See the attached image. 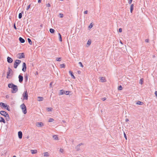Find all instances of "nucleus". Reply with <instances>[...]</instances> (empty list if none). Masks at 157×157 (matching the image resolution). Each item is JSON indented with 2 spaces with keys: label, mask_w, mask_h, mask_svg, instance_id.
<instances>
[{
  "label": "nucleus",
  "mask_w": 157,
  "mask_h": 157,
  "mask_svg": "<svg viewBox=\"0 0 157 157\" xmlns=\"http://www.w3.org/2000/svg\"><path fill=\"white\" fill-rule=\"evenodd\" d=\"M100 78V80L102 82H105L106 81V79L105 78V77H99Z\"/></svg>",
  "instance_id": "nucleus-14"
},
{
  "label": "nucleus",
  "mask_w": 157,
  "mask_h": 157,
  "mask_svg": "<svg viewBox=\"0 0 157 157\" xmlns=\"http://www.w3.org/2000/svg\"><path fill=\"white\" fill-rule=\"evenodd\" d=\"M118 90H121L122 89V86L121 85H120V86H118Z\"/></svg>",
  "instance_id": "nucleus-35"
},
{
  "label": "nucleus",
  "mask_w": 157,
  "mask_h": 157,
  "mask_svg": "<svg viewBox=\"0 0 157 157\" xmlns=\"http://www.w3.org/2000/svg\"><path fill=\"white\" fill-rule=\"evenodd\" d=\"M46 6L47 7H49L51 6L50 5L49 3L46 4Z\"/></svg>",
  "instance_id": "nucleus-47"
},
{
  "label": "nucleus",
  "mask_w": 157,
  "mask_h": 157,
  "mask_svg": "<svg viewBox=\"0 0 157 157\" xmlns=\"http://www.w3.org/2000/svg\"><path fill=\"white\" fill-rule=\"evenodd\" d=\"M80 71H78V73L79 74H80Z\"/></svg>",
  "instance_id": "nucleus-60"
},
{
  "label": "nucleus",
  "mask_w": 157,
  "mask_h": 157,
  "mask_svg": "<svg viewBox=\"0 0 157 157\" xmlns=\"http://www.w3.org/2000/svg\"><path fill=\"white\" fill-rule=\"evenodd\" d=\"M23 96L24 98V99H25V100L28 99V93L27 92V91H25L24 93H23Z\"/></svg>",
  "instance_id": "nucleus-7"
},
{
  "label": "nucleus",
  "mask_w": 157,
  "mask_h": 157,
  "mask_svg": "<svg viewBox=\"0 0 157 157\" xmlns=\"http://www.w3.org/2000/svg\"><path fill=\"white\" fill-rule=\"evenodd\" d=\"M143 82V80L142 78L140 80V82H139L140 84H142Z\"/></svg>",
  "instance_id": "nucleus-40"
},
{
  "label": "nucleus",
  "mask_w": 157,
  "mask_h": 157,
  "mask_svg": "<svg viewBox=\"0 0 157 157\" xmlns=\"http://www.w3.org/2000/svg\"><path fill=\"white\" fill-rule=\"evenodd\" d=\"M27 40L29 44L30 45H32V42L30 38H28Z\"/></svg>",
  "instance_id": "nucleus-27"
},
{
  "label": "nucleus",
  "mask_w": 157,
  "mask_h": 157,
  "mask_svg": "<svg viewBox=\"0 0 157 157\" xmlns=\"http://www.w3.org/2000/svg\"><path fill=\"white\" fill-rule=\"evenodd\" d=\"M40 26L41 27H42V25H40Z\"/></svg>",
  "instance_id": "nucleus-61"
},
{
  "label": "nucleus",
  "mask_w": 157,
  "mask_h": 157,
  "mask_svg": "<svg viewBox=\"0 0 157 157\" xmlns=\"http://www.w3.org/2000/svg\"><path fill=\"white\" fill-rule=\"evenodd\" d=\"M59 151L60 152H61L62 153H63L64 151H63V149H62V148H60L59 150Z\"/></svg>",
  "instance_id": "nucleus-45"
},
{
  "label": "nucleus",
  "mask_w": 157,
  "mask_h": 157,
  "mask_svg": "<svg viewBox=\"0 0 157 157\" xmlns=\"http://www.w3.org/2000/svg\"><path fill=\"white\" fill-rule=\"evenodd\" d=\"M0 105L3 107L4 108H6V107L7 106V105H6L3 102L0 103Z\"/></svg>",
  "instance_id": "nucleus-16"
},
{
  "label": "nucleus",
  "mask_w": 157,
  "mask_h": 157,
  "mask_svg": "<svg viewBox=\"0 0 157 157\" xmlns=\"http://www.w3.org/2000/svg\"><path fill=\"white\" fill-rule=\"evenodd\" d=\"M0 113L1 115L4 116L5 117L8 114L6 112L4 111H1L0 112Z\"/></svg>",
  "instance_id": "nucleus-9"
},
{
  "label": "nucleus",
  "mask_w": 157,
  "mask_h": 157,
  "mask_svg": "<svg viewBox=\"0 0 157 157\" xmlns=\"http://www.w3.org/2000/svg\"><path fill=\"white\" fill-rule=\"evenodd\" d=\"M49 31L52 33H54L55 31V30L53 29L52 28L50 29Z\"/></svg>",
  "instance_id": "nucleus-29"
},
{
  "label": "nucleus",
  "mask_w": 157,
  "mask_h": 157,
  "mask_svg": "<svg viewBox=\"0 0 157 157\" xmlns=\"http://www.w3.org/2000/svg\"><path fill=\"white\" fill-rule=\"evenodd\" d=\"M88 13V11L87 10H86L84 12V14H87Z\"/></svg>",
  "instance_id": "nucleus-51"
},
{
  "label": "nucleus",
  "mask_w": 157,
  "mask_h": 157,
  "mask_svg": "<svg viewBox=\"0 0 157 157\" xmlns=\"http://www.w3.org/2000/svg\"><path fill=\"white\" fill-rule=\"evenodd\" d=\"M19 81L20 83H21L23 81V76L21 75L18 76Z\"/></svg>",
  "instance_id": "nucleus-10"
},
{
  "label": "nucleus",
  "mask_w": 157,
  "mask_h": 157,
  "mask_svg": "<svg viewBox=\"0 0 157 157\" xmlns=\"http://www.w3.org/2000/svg\"><path fill=\"white\" fill-rule=\"evenodd\" d=\"M59 15L60 18H62L63 17V14L61 13L59 14Z\"/></svg>",
  "instance_id": "nucleus-43"
},
{
  "label": "nucleus",
  "mask_w": 157,
  "mask_h": 157,
  "mask_svg": "<svg viewBox=\"0 0 157 157\" xmlns=\"http://www.w3.org/2000/svg\"><path fill=\"white\" fill-rule=\"evenodd\" d=\"M60 93L59 95H62L65 94L66 95H69L70 93L71 92V91H65L63 90H60Z\"/></svg>",
  "instance_id": "nucleus-4"
},
{
  "label": "nucleus",
  "mask_w": 157,
  "mask_h": 157,
  "mask_svg": "<svg viewBox=\"0 0 157 157\" xmlns=\"http://www.w3.org/2000/svg\"><path fill=\"white\" fill-rule=\"evenodd\" d=\"M23 13V12L22 11L21 13H20L18 15V18L19 19H21L22 17V13Z\"/></svg>",
  "instance_id": "nucleus-24"
},
{
  "label": "nucleus",
  "mask_w": 157,
  "mask_h": 157,
  "mask_svg": "<svg viewBox=\"0 0 157 157\" xmlns=\"http://www.w3.org/2000/svg\"><path fill=\"white\" fill-rule=\"evenodd\" d=\"M128 0V3L129 4H130L132 1V0Z\"/></svg>",
  "instance_id": "nucleus-44"
},
{
  "label": "nucleus",
  "mask_w": 157,
  "mask_h": 157,
  "mask_svg": "<svg viewBox=\"0 0 157 157\" xmlns=\"http://www.w3.org/2000/svg\"><path fill=\"white\" fill-rule=\"evenodd\" d=\"M120 43L121 44H123V43H122V42H121V41H120Z\"/></svg>",
  "instance_id": "nucleus-59"
},
{
  "label": "nucleus",
  "mask_w": 157,
  "mask_h": 157,
  "mask_svg": "<svg viewBox=\"0 0 157 157\" xmlns=\"http://www.w3.org/2000/svg\"><path fill=\"white\" fill-rule=\"evenodd\" d=\"M133 6H134V5L133 4H132L130 6V12L131 13H132L133 10Z\"/></svg>",
  "instance_id": "nucleus-21"
},
{
  "label": "nucleus",
  "mask_w": 157,
  "mask_h": 157,
  "mask_svg": "<svg viewBox=\"0 0 157 157\" xmlns=\"http://www.w3.org/2000/svg\"><path fill=\"white\" fill-rule=\"evenodd\" d=\"M20 107L22 110L23 113L24 114H26L27 113V109L25 104L24 103L20 105Z\"/></svg>",
  "instance_id": "nucleus-2"
},
{
  "label": "nucleus",
  "mask_w": 157,
  "mask_h": 157,
  "mask_svg": "<svg viewBox=\"0 0 157 157\" xmlns=\"http://www.w3.org/2000/svg\"><path fill=\"white\" fill-rule=\"evenodd\" d=\"M93 27V25L92 24V23H91L89 26V28L91 29Z\"/></svg>",
  "instance_id": "nucleus-41"
},
{
  "label": "nucleus",
  "mask_w": 157,
  "mask_h": 157,
  "mask_svg": "<svg viewBox=\"0 0 157 157\" xmlns=\"http://www.w3.org/2000/svg\"><path fill=\"white\" fill-rule=\"evenodd\" d=\"M82 145H83V144L82 143H81L80 144H78V145L80 147V146H81Z\"/></svg>",
  "instance_id": "nucleus-54"
},
{
  "label": "nucleus",
  "mask_w": 157,
  "mask_h": 157,
  "mask_svg": "<svg viewBox=\"0 0 157 157\" xmlns=\"http://www.w3.org/2000/svg\"><path fill=\"white\" fill-rule=\"evenodd\" d=\"M0 122H3L4 123H5L6 121L2 117H0Z\"/></svg>",
  "instance_id": "nucleus-20"
},
{
  "label": "nucleus",
  "mask_w": 157,
  "mask_h": 157,
  "mask_svg": "<svg viewBox=\"0 0 157 157\" xmlns=\"http://www.w3.org/2000/svg\"><path fill=\"white\" fill-rule=\"evenodd\" d=\"M7 61L8 63H11L13 62V60L11 57L8 56L7 57Z\"/></svg>",
  "instance_id": "nucleus-12"
},
{
  "label": "nucleus",
  "mask_w": 157,
  "mask_h": 157,
  "mask_svg": "<svg viewBox=\"0 0 157 157\" xmlns=\"http://www.w3.org/2000/svg\"><path fill=\"white\" fill-rule=\"evenodd\" d=\"M17 57L18 58L21 59L22 58H25V56L24 53H18L17 55Z\"/></svg>",
  "instance_id": "nucleus-6"
},
{
  "label": "nucleus",
  "mask_w": 157,
  "mask_h": 157,
  "mask_svg": "<svg viewBox=\"0 0 157 157\" xmlns=\"http://www.w3.org/2000/svg\"><path fill=\"white\" fill-rule=\"evenodd\" d=\"M44 156H49L48 154V153L47 152H44Z\"/></svg>",
  "instance_id": "nucleus-36"
},
{
  "label": "nucleus",
  "mask_w": 157,
  "mask_h": 157,
  "mask_svg": "<svg viewBox=\"0 0 157 157\" xmlns=\"http://www.w3.org/2000/svg\"><path fill=\"white\" fill-rule=\"evenodd\" d=\"M44 125L42 122H37L36 123V126L38 127H41Z\"/></svg>",
  "instance_id": "nucleus-11"
},
{
  "label": "nucleus",
  "mask_w": 157,
  "mask_h": 157,
  "mask_svg": "<svg viewBox=\"0 0 157 157\" xmlns=\"http://www.w3.org/2000/svg\"><path fill=\"white\" fill-rule=\"evenodd\" d=\"M122 29L121 28H119V32L120 33H121L122 32Z\"/></svg>",
  "instance_id": "nucleus-48"
},
{
  "label": "nucleus",
  "mask_w": 157,
  "mask_h": 157,
  "mask_svg": "<svg viewBox=\"0 0 157 157\" xmlns=\"http://www.w3.org/2000/svg\"><path fill=\"white\" fill-rule=\"evenodd\" d=\"M44 99V98L43 97H38V99L37 100L38 101H43Z\"/></svg>",
  "instance_id": "nucleus-19"
},
{
  "label": "nucleus",
  "mask_w": 157,
  "mask_h": 157,
  "mask_svg": "<svg viewBox=\"0 0 157 157\" xmlns=\"http://www.w3.org/2000/svg\"><path fill=\"white\" fill-rule=\"evenodd\" d=\"M41 0H38V3H40L41 2Z\"/></svg>",
  "instance_id": "nucleus-56"
},
{
  "label": "nucleus",
  "mask_w": 157,
  "mask_h": 157,
  "mask_svg": "<svg viewBox=\"0 0 157 157\" xmlns=\"http://www.w3.org/2000/svg\"><path fill=\"white\" fill-rule=\"evenodd\" d=\"M155 57V56L154 55L153 56V57Z\"/></svg>",
  "instance_id": "nucleus-64"
},
{
  "label": "nucleus",
  "mask_w": 157,
  "mask_h": 157,
  "mask_svg": "<svg viewBox=\"0 0 157 157\" xmlns=\"http://www.w3.org/2000/svg\"><path fill=\"white\" fill-rule=\"evenodd\" d=\"M18 136L19 139H21L22 138V133L21 131H19L18 132Z\"/></svg>",
  "instance_id": "nucleus-13"
},
{
  "label": "nucleus",
  "mask_w": 157,
  "mask_h": 157,
  "mask_svg": "<svg viewBox=\"0 0 157 157\" xmlns=\"http://www.w3.org/2000/svg\"><path fill=\"white\" fill-rule=\"evenodd\" d=\"M9 97V96L8 95H6V98H8Z\"/></svg>",
  "instance_id": "nucleus-57"
},
{
  "label": "nucleus",
  "mask_w": 157,
  "mask_h": 157,
  "mask_svg": "<svg viewBox=\"0 0 157 157\" xmlns=\"http://www.w3.org/2000/svg\"><path fill=\"white\" fill-rule=\"evenodd\" d=\"M56 60L58 61H60L61 60V58L60 57L57 58Z\"/></svg>",
  "instance_id": "nucleus-39"
},
{
  "label": "nucleus",
  "mask_w": 157,
  "mask_h": 157,
  "mask_svg": "<svg viewBox=\"0 0 157 157\" xmlns=\"http://www.w3.org/2000/svg\"><path fill=\"white\" fill-rule=\"evenodd\" d=\"M54 121V120L53 118H50L49 119L48 122H53Z\"/></svg>",
  "instance_id": "nucleus-38"
},
{
  "label": "nucleus",
  "mask_w": 157,
  "mask_h": 157,
  "mask_svg": "<svg viewBox=\"0 0 157 157\" xmlns=\"http://www.w3.org/2000/svg\"><path fill=\"white\" fill-rule=\"evenodd\" d=\"M26 70V66L25 63H23L22 64V71L24 72H25Z\"/></svg>",
  "instance_id": "nucleus-8"
},
{
  "label": "nucleus",
  "mask_w": 157,
  "mask_h": 157,
  "mask_svg": "<svg viewBox=\"0 0 157 157\" xmlns=\"http://www.w3.org/2000/svg\"><path fill=\"white\" fill-rule=\"evenodd\" d=\"M53 109L51 108H47L46 110L48 112L52 111Z\"/></svg>",
  "instance_id": "nucleus-26"
},
{
  "label": "nucleus",
  "mask_w": 157,
  "mask_h": 157,
  "mask_svg": "<svg viewBox=\"0 0 157 157\" xmlns=\"http://www.w3.org/2000/svg\"><path fill=\"white\" fill-rule=\"evenodd\" d=\"M91 44V40H89L87 42V44H88V45H90Z\"/></svg>",
  "instance_id": "nucleus-34"
},
{
  "label": "nucleus",
  "mask_w": 157,
  "mask_h": 157,
  "mask_svg": "<svg viewBox=\"0 0 157 157\" xmlns=\"http://www.w3.org/2000/svg\"><path fill=\"white\" fill-rule=\"evenodd\" d=\"M106 99V98H102V100L103 101H105Z\"/></svg>",
  "instance_id": "nucleus-49"
},
{
  "label": "nucleus",
  "mask_w": 157,
  "mask_h": 157,
  "mask_svg": "<svg viewBox=\"0 0 157 157\" xmlns=\"http://www.w3.org/2000/svg\"><path fill=\"white\" fill-rule=\"evenodd\" d=\"M136 104L137 105H142L143 104V103L141 101H138L136 102Z\"/></svg>",
  "instance_id": "nucleus-30"
},
{
  "label": "nucleus",
  "mask_w": 157,
  "mask_h": 157,
  "mask_svg": "<svg viewBox=\"0 0 157 157\" xmlns=\"http://www.w3.org/2000/svg\"><path fill=\"white\" fill-rule=\"evenodd\" d=\"M5 117H6V121H9L10 117L9 116V114H8L7 115V116H6Z\"/></svg>",
  "instance_id": "nucleus-25"
},
{
  "label": "nucleus",
  "mask_w": 157,
  "mask_h": 157,
  "mask_svg": "<svg viewBox=\"0 0 157 157\" xmlns=\"http://www.w3.org/2000/svg\"><path fill=\"white\" fill-rule=\"evenodd\" d=\"M13 72L12 70L10 67L8 68V71L7 72V78H10L12 77Z\"/></svg>",
  "instance_id": "nucleus-1"
},
{
  "label": "nucleus",
  "mask_w": 157,
  "mask_h": 157,
  "mask_svg": "<svg viewBox=\"0 0 157 157\" xmlns=\"http://www.w3.org/2000/svg\"><path fill=\"white\" fill-rule=\"evenodd\" d=\"M12 87L11 88L12 89V90L11 91V92L13 93H16L18 90L17 86V85H13Z\"/></svg>",
  "instance_id": "nucleus-5"
},
{
  "label": "nucleus",
  "mask_w": 157,
  "mask_h": 157,
  "mask_svg": "<svg viewBox=\"0 0 157 157\" xmlns=\"http://www.w3.org/2000/svg\"><path fill=\"white\" fill-rule=\"evenodd\" d=\"M19 40L20 42L21 43H24L25 42V40L21 37H20Z\"/></svg>",
  "instance_id": "nucleus-15"
},
{
  "label": "nucleus",
  "mask_w": 157,
  "mask_h": 157,
  "mask_svg": "<svg viewBox=\"0 0 157 157\" xmlns=\"http://www.w3.org/2000/svg\"><path fill=\"white\" fill-rule=\"evenodd\" d=\"M58 35H59V40L61 42L62 41V36L60 34V33H58Z\"/></svg>",
  "instance_id": "nucleus-23"
},
{
  "label": "nucleus",
  "mask_w": 157,
  "mask_h": 157,
  "mask_svg": "<svg viewBox=\"0 0 157 157\" xmlns=\"http://www.w3.org/2000/svg\"><path fill=\"white\" fill-rule=\"evenodd\" d=\"M21 62V60L19 59L16 60L14 63V67L15 68H17Z\"/></svg>",
  "instance_id": "nucleus-3"
},
{
  "label": "nucleus",
  "mask_w": 157,
  "mask_h": 157,
  "mask_svg": "<svg viewBox=\"0 0 157 157\" xmlns=\"http://www.w3.org/2000/svg\"><path fill=\"white\" fill-rule=\"evenodd\" d=\"M31 151L32 154H33L37 153V151L36 150H31Z\"/></svg>",
  "instance_id": "nucleus-18"
},
{
  "label": "nucleus",
  "mask_w": 157,
  "mask_h": 157,
  "mask_svg": "<svg viewBox=\"0 0 157 157\" xmlns=\"http://www.w3.org/2000/svg\"><path fill=\"white\" fill-rule=\"evenodd\" d=\"M30 7V5H29L27 7L26 10H28Z\"/></svg>",
  "instance_id": "nucleus-46"
},
{
  "label": "nucleus",
  "mask_w": 157,
  "mask_h": 157,
  "mask_svg": "<svg viewBox=\"0 0 157 157\" xmlns=\"http://www.w3.org/2000/svg\"><path fill=\"white\" fill-rule=\"evenodd\" d=\"M53 138H54V139L55 140H58V137L57 136V135H54L53 136Z\"/></svg>",
  "instance_id": "nucleus-31"
},
{
  "label": "nucleus",
  "mask_w": 157,
  "mask_h": 157,
  "mask_svg": "<svg viewBox=\"0 0 157 157\" xmlns=\"http://www.w3.org/2000/svg\"><path fill=\"white\" fill-rule=\"evenodd\" d=\"M149 39H146L145 40V42H149Z\"/></svg>",
  "instance_id": "nucleus-52"
},
{
  "label": "nucleus",
  "mask_w": 157,
  "mask_h": 157,
  "mask_svg": "<svg viewBox=\"0 0 157 157\" xmlns=\"http://www.w3.org/2000/svg\"><path fill=\"white\" fill-rule=\"evenodd\" d=\"M13 157H16V156L15 155H14Z\"/></svg>",
  "instance_id": "nucleus-63"
},
{
  "label": "nucleus",
  "mask_w": 157,
  "mask_h": 157,
  "mask_svg": "<svg viewBox=\"0 0 157 157\" xmlns=\"http://www.w3.org/2000/svg\"><path fill=\"white\" fill-rule=\"evenodd\" d=\"M63 122L64 123H65L66 122V121L64 120L63 121Z\"/></svg>",
  "instance_id": "nucleus-58"
},
{
  "label": "nucleus",
  "mask_w": 157,
  "mask_h": 157,
  "mask_svg": "<svg viewBox=\"0 0 157 157\" xmlns=\"http://www.w3.org/2000/svg\"><path fill=\"white\" fill-rule=\"evenodd\" d=\"M78 64L80 66L82 67H83V66L82 64V63L81 62H79L78 63Z\"/></svg>",
  "instance_id": "nucleus-42"
},
{
  "label": "nucleus",
  "mask_w": 157,
  "mask_h": 157,
  "mask_svg": "<svg viewBox=\"0 0 157 157\" xmlns=\"http://www.w3.org/2000/svg\"><path fill=\"white\" fill-rule=\"evenodd\" d=\"M28 75L27 74H25V82H27L28 80Z\"/></svg>",
  "instance_id": "nucleus-22"
},
{
  "label": "nucleus",
  "mask_w": 157,
  "mask_h": 157,
  "mask_svg": "<svg viewBox=\"0 0 157 157\" xmlns=\"http://www.w3.org/2000/svg\"><path fill=\"white\" fill-rule=\"evenodd\" d=\"M52 83H50V85H52Z\"/></svg>",
  "instance_id": "nucleus-62"
},
{
  "label": "nucleus",
  "mask_w": 157,
  "mask_h": 157,
  "mask_svg": "<svg viewBox=\"0 0 157 157\" xmlns=\"http://www.w3.org/2000/svg\"><path fill=\"white\" fill-rule=\"evenodd\" d=\"M13 84L11 83H9L8 84V86L10 88H12V86H13Z\"/></svg>",
  "instance_id": "nucleus-28"
},
{
  "label": "nucleus",
  "mask_w": 157,
  "mask_h": 157,
  "mask_svg": "<svg viewBox=\"0 0 157 157\" xmlns=\"http://www.w3.org/2000/svg\"><path fill=\"white\" fill-rule=\"evenodd\" d=\"M75 149L77 151H79L80 150V147L78 145L75 147Z\"/></svg>",
  "instance_id": "nucleus-32"
},
{
  "label": "nucleus",
  "mask_w": 157,
  "mask_h": 157,
  "mask_svg": "<svg viewBox=\"0 0 157 157\" xmlns=\"http://www.w3.org/2000/svg\"><path fill=\"white\" fill-rule=\"evenodd\" d=\"M60 66L61 68H64L65 67V65L64 63L62 64H60Z\"/></svg>",
  "instance_id": "nucleus-33"
},
{
  "label": "nucleus",
  "mask_w": 157,
  "mask_h": 157,
  "mask_svg": "<svg viewBox=\"0 0 157 157\" xmlns=\"http://www.w3.org/2000/svg\"><path fill=\"white\" fill-rule=\"evenodd\" d=\"M9 105H7V106L6 107V108H5L8 111H10V109L9 108Z\"/></svg>",
  "instance_id": "nucleus-37"
},
{
  "label": "nucleus",
  "mask_w": 157,
  "mask_h": 157,
  "mask_svg": "<svg viewBox=\"0 0 157 157\" xmlns=\"http://www.w3.org/2000/svg\"><path fill=\"white\" fill-rule=\"evenodd\" d=\"M124 137L125 138L126 140H127V136H126V134L124 133Z\"/></svg>",
  "instance_id": "nucleus-50"
},
{
  "label": "nucleus",
  "mask_w": 157,
  "mask_h": 157,
  "mask_svg": "<svg viewBox=\"0 0 157 157\" xmlns=\"http://www.w3.org/2000/svg\"><path fill=\"white\" fill-rule=\"evenodd\" d=\"M129 120L128 119V118H126V119H125V121L126 122H127Z\"/></svg>",
  "instance_id": "nucleus-55"
},
{
  "label": "nucleus",
  "mask_w": 157,
  "mask_h": 157,
  "mask_svg": "<svg viewBox=\"0 0 157 157\" xmlns=\"http://www.w3.org/2000/svg\"><path fill=\"white\" fill-rule=\"evenodd\" d=\"M13 27H14V28L15 29H17V28H16V26H15V24H14Z\"/></svg>",
  "instance_id": "nucleus-53"
},
{
  "label": "nucleus",
  "mask_w": 157,
  "mask_h": 157,
  "mask_svg": "<svg viewBox=\"0 0 157 157\" xmlns=\"http://www.w3.org/2000/svg\"><path fill=\"white\" fill-rule=\"evenodd\" d=\"M69 73L71 75V77L72 78L74 79H75V77L73 74L72 72L71 71H69Z\"/></svg>",
  "instance_id": "nucleus-17"
}]
</instances>
